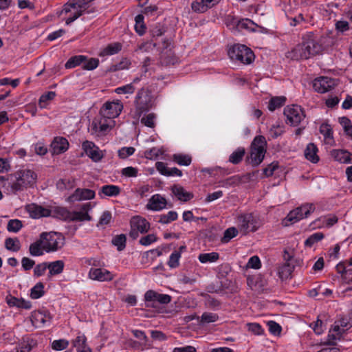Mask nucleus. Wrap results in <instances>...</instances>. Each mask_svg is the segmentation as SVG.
I'll use <instances>...</instances> for the list:
<instances>
[{"label":"nucleus","instance_id":"obj_23","mask_svg":"<svg viewBox=\"0 0 352 352\" xmlns=\"http://www.w3.org/2000/svg\"><path fill=\"white\" fill-rule=\"evenodd\" d=\"M115 124L114 120L101 116L100 120L94 124V128L99 135H104L111 130Z\"/></svg>","mask_w":352,"mask_h":352},{"label":"nucleus","instance_id":"obj_11","mask_svg":"<svg viewBox=\"0 0 352 352\" xmlns=\"http://www.w3.org/2000/svg\"><path fill=\"white\" fill-rule=\"evenodd\" d=\"M123 109V104L120 100L107 101L102 107L100 114L102 117L114 120Z\"/></svg>","mask_w":352,"mask_h":352},{"label":"nucleus","instance_id":"obj_34","mask_svg":"<svg viewBox=\"0 0 352 352\" xmlns=\"http://www.w3.org/2000/svg\"><path fill=\"white\" fill-rule=\"evenodd\" d=\"M122 50V45L120 43H113L108 45L99 54L100 56H112L118 54Z\"/></svg>","mask_w":352,"mask_h":352},{"label":"nucleus","instance_id":"obj_5","mask_svg":"<svg viewBox=\"0 0 352 352\" xmlns=\"http://www.w3.org/2000/svg\"><path fill=\"white\" fill-rule=\"evenodd\" d=\"M228 56L232 60L246 65L254 60V54L251 49L244 45H234L229 50Z\"/></svg>","mask_w":352,"mask_h":352},{"label":"nucleus","instance_id":"obj_21","mask_svg":"<svg viewBox=\"0 0 352 352\" xmlns=\"http://www.w3.org/2000/svg\"><path fill=\"white\" fill-rule=\"evenodd\" d=\"M252 23V21L248 19L238 20L231 16H228L226 19V25L230 30L233 32L239 30L240 29H248L250 25Z\"/></svg>","mask_w":352,"mask_h":352},{"label":"nucleus","instance_id":"obj_46","mask_svg":"<svg viewBox=\"0 0 352 352\" xmlns=\"http://www.w3.org/2000/svg\"><path fill=\"white\" fill-rule=\"evenodd\" d=\"M135 151V148L133 146H123L118 151L119 158L125 160L133 155Z\"/></svg>","mask_w":352,"mask_h":352},{"label":"nucleus","instance_id":"obj_36","mask_svg":"<svg viewBox=\"0 0 352 352\" xmlns=\"http://www.w3.org/2000/svg\"><path fill=\"white\" fill-rule=\"evenodd\" d=\"M30 254L33 256H38L43 254L45 251L41 239L32 243L30 246Z\"/></svg>","mask_w":352,"mask_h":352},{"label":"nucleus","instance_id":"obj_39","mask_svg":"<svg viewBox=\"0 0 352 352\" xmlns=\"http://www.w3.org/2000/svg\"><path fill=\"white\" fill-rule=\"evenodd\" d=\"M86 60V56L83 55L74 56L70 58L65 63V67L67 69L74 68L81 64H83Z\"/></svg>","mask_w":352,"mask_h":352},{"label":"nucleus","instance_id":"obj_63","mask_svg":"<svg viewBox=\"0 0 352 352\" xmlns=\"http://www.w3.org/2000/svg\"><path fill=\"white\" fill-rule=\"evenodd\" d=\"M261 263L258 256H253L249 258L247 267L252 269L258 270L261 267Z\"/></svg>","mask_w":352,"mask_h":352},{"label":"nucleus","instance_id":"obj_54","mask_svg":"<svg viewBox=\"0 0 352 352\" xmlns=\"http://www.w3.org/2000/svg\"><path fill=\"white\" fill-rule=\"evenodd\" d=\"M156 116L153 113H150L141 119V122L146 126L153 128L155 124Z\"/></svg>","mask_w":352,"mask_h":352},{"label":"nucleus","instance_id":"obj_30","mask_svg":"<svg viewBox=\"0 0 352 352\" xmlns=\"http://www.w3.org/2000/svg\"><path fill=\"white\" fill-rule=\"evenodd\" d=\"M120 193V188L116 185L108 184L101 187L98 192L101 198L104 197H116Z\"/></svg>","mask_w":352,"mask_h":352},{"label":"nucleus","instance_id":"obj_51","mask_svg":"<svg viewBox=\"0 0 352 352\" xmlns=\"http://www.w3.org/2000/svg\"><path fill=\"white\" fill-rule=\"evenodd\" d=\"M138 168L133 166H127L121 170L122 176L126 178L136 177L138 175Z\"/></svg>","mask_w":352,"mask_h":352},{"label":"nucleus","instance_id":"obj_7","mask_svg":"<svg viewBox=\"0 0 352 352\" xmlns=\"http://www.w3.org/2000/svg\"><path fill=\"white\" fill-rule=\"evenodd\" d=\"M266 140L263 136H256L251 146L250 161L254 166L260 164L266 152Z\"/></svg>","mask_w":352,"mask_h":352},{"label":"nucleus","instance_id":"obj_48","mask_svg":"<svg viewBox=\"0 0 352 352\" xmlns=\"http://www.w3.org/2000/svg\"><path fill=\"white\" fill-rule=\"evenodd\" d=\"M178 214L175 211H169L167 214L160 215L159 222L162 224H168L177 219Z\"/></svg>","mask_w":352,"mask_h":352},{"label":"nucleus","instance_id":"obj_13","mask_svg":"<svg viewBox=\"0 0 352 352\" xmlns=\"http://www.w3.org/2000/svg\"><path fill=\"white\" fill-rule=\"evenodd\" d=\"M131 232L130 235L135 238L140 233H146L150 228L149 222L144 218L140 216H135L131 218Z\"/></svg>","mask_w":352,"mask_h":352},{"label":"nucleus","instance_id":"obj_8","mask_svg":"<svg viewBox=\"0 0 352 352\" xmlns=\"http://www.w3.org/2000/svg\"><path fill=\"white\" fill-rule=\"evenodd\" d=\"M137 118H140L144 112L148 111L153 106V96L146 89L138 91L135 100Z\"/></svg>","mask_w":352,"mask_h":352},{"label":"nucleus","instance_id":"obj_52","mask_svg":"<svg viewBox=\"0 0 352 352\" xmlns=\"http://www.w3.org/2000/svg\"><path fill=\"white\" fill-rule=\"evenodd\" d=\"M113 244L117 247L118 250L121 251L126 246V236L124 234L117 235L112 239Z\"/></svg>","mask_w":352,"mask_h":352},{"label":"nucleus","instance_id":"obj_58","mask_svg":"<svg viewBox=\"0 0 352 352\" xmlns=\"http://www.w3.org/2000/svg\"><path fill=\"white\" fill-rule=\"evenodd\" d=\"M21 227V221L18 219L10 220L7 226L8 230L11 232H19Z\"/></svg>","mask_w":352,"mask_h":352},{"label":"nucleus","instance_id":"obj_27","mask_svg":"<svg viewBox=\"0 0 352 352\" xmlns=\"http://www.w3.org/2000/svg\"><path fill=\"white\" fill-rule=\"evenodd\" d=\"M73 346L77 352H93L92 349L87 344L86 336L79 333L76 338L72 340Z\"/></svg>","mask_w":352,"mask_h":352},{"label":"nucleus","instance_id":"obj_28","mask_svg":"<svg viewBox=\"0 0 352 352\" xmlns=\"http://www.w3.org/2000/svg\"><path fill=\"white\" fill-rule=\"evenodd\" d=\"M173 195L181 201H188L193 197L192 193L186 191L182 186L175 185L172 187Z\"/></svg>","mask_w":352,"mask_h":352},{"label":"nucleus","instance_id":"obj_47","mask_svg":"<svg viewBox=\"0 0 352 352\" xmlns=\"http://www.w3.org/2000/svg\"><path fill=\"white\" fill-rule=\"evenodd\" d=\"M285 98L284 97H274L272 98L268 104V109L271 111H274L276 109L280 107L284 104Z\"/></svg>","mask_w":352,"mask_h":352},{"label":"nucleus","instance_id":"obj_16","mask_svg":"<svg viewBox=\"0 0 352 352\" xmlns=\"http://www.w3.org/2000/svg\"><path fill=\"white\" fill-rule=\"evenodd\" d=\"M94 206L91 203H86L80 206L79 210L73 211L69 214L71 220L76 221H89L91 217L89 212L92 210Z\"/></svg>","mask_w":352,"mask_h":352},{"label":"nucleus","instance_id":"obj_61","mask_svg":"<svg viewBox=\"0 0 352 352\" xmlns=\"http://www.w3.org/2000/svg\"><path fill=\"white\" fill-rule=\"evenodd\" d=\"M99 64V60L97 58H91L89 60H85L83 63V68L87 70H93L96 69Z\"/></svg>","mask_w":352,"mask_h":352},{"label":"nucleus","instance_id":"obj_32","mask_svg":"<svg viewBox=\"0 0 352 352\" xmlns=\"http://www.w3.org/2000/svg\"><path fill=\"white\" fill-rule=\"evenodd\" d=\"M186 247L185 245H182L177 250H175L171 253L168 261V265L170 268H176L179 265V260L182 256V253L186 251Z\"/></svg>","mask_w":352,"mask_h":352},{"label":"nucleus","instance_id":"obj_56","mask_svg":"<svg viewBox=\"0 0 352 352\" xmlns=\"http://www.w3.org/2000/svg\"><path fill=\"white\" fill-rule=\"evenodd\" d=\"M69 344V341L65 339L56 340L52 343V347L55 351H62L67 348Z\"/></svg>","mask_w":352,"mask_h":352},{"label":"nucleus","instance_id":"obj_3","mask_svg":"<svg viewBox=\"0 0 352 352\" xmlns=\"http://www.w3.org/2000/svg\"><path fill=\"white\" fill-rule=\"evenodd\" d=\"M91 0H69L60 12L67 25H69L81 16L88 8Z\"/></svg>","mask_w":352,"mask_h":352},{"label":"nucleus","instance_id":"obj_53","mask_svg":"<svg viewBox=\"0 0 352 352\" xmlns=\"http://www.w3.org/2000/svg\"><path fill=\"white\" fill-rule=\"evenodd\" d=\"M324 238L322 232H316L309 236L305 241V244L307 246H312L316 243L321 241Z\"/></svg>","mask_w":352,"mask_h":352},{"label":"nucleus","instance_id":"obj_41","mask_svg":"<svg viewBox=\"0 0 352 352\" xmlns=\"http://www.w3.org/2000/svg\"><path fill=\"white\" fill-rule=\"evenodd\" d=\"M135 30L140 35L142 36L146 31V25L144 22V16L142 14H138L135 17Z\"/></svg>","mask_w":352,"mask_h":352},{"label":"nucleus","instance_id":"obj_25","mask_svg":"<svg viewBox=\"0 0 352 352\" xmlns=\"http://www.w3.org/2000/svg\"><path fill=\"white\" fill-rule=\"evenodd\" d=\"M53 154L58 155L65 152L69 148L67 140L63 137H56L51 143Z\"/></svg>","mask_w":352,"mask_h":352},{"label":"nucleus","instance_id":"obj_37","mask_svg":"<svg viewBox=\"0 0 352 352\" xmlns=\"http://www.w3.org/2000/svg\"><path fill=\"white\" fill-rule=\"evenodd\" d=\"M344 331V328L341 327L339 324L335 322L333 327L329 330V337L333 341L340 340Z\"/></svg>","mask_w":352,"mask_h":352},{"label":"nucleus","instance_id":"obj_35","mask_svg":"<svg viewBox=\"0 0 352 352\" xmlns=\"http://www.w3.org/2000/svg\"><path fill=\"white\" fill-rule=\"evenodd\" d=\"M219 258V254L217 252H210V253H202L198 256V259L200 263H215Z\"/></svg>","mask_w":352,"mask_h":352},{"label":"nucleus","instance_id":"obj_15","mask_svg":"<svg viewBox=\"0 0 352 352\" xmlns=\"http://www.w3.org/2000/svg\"><path fill=\"white\" fill-rule=\"evenodd\" d=\"M336 80L327 76H320L313 82L314 90L318 93H326L330 91L336 85Z\"/></svg>","mask_w":352,"mask_h":352},{"label":"nucleus","instance_id":"obj_59","mask_svg":"<svg viewBox=\"0 0 352 352\" xmlns=\"http://www.w3.org/2000/svg\"><path fill=\"white\" fill-rule=\"evenodd\" d=\"M218 320V316L216 314L210 312H205L201 317V322L202 323H211L214 322Z\"/></svg>","mask_w":352,"mask_h":352},{"label":"nucleus","instance_id":"obj_6","mask_svg":"<svg viewBox=\"0 0 352 352\" xmlns=\"http://www.w3.org/2000/svg\"><path fill=\"white\" fill-rule=\"evenodd\" d=\"M315 210V206L312 204H307L292 210L287 216L283 220V224L285 226H289L296 222L307 218Z\"/></svg>","mask_w":352,"mask_h":352},{"label":"nucleus","instance_id":"obj_18","mask_svg":"<svg viewBox=\"0 0 352 352\" xmlns=\"http://www.w3.org/2000/svg\"><path fill=\"white\" fill-rule=\"evenodd\" d=\"M95 196L96 193L93 190L78 188L67 198V201L70 203H74L76 201L91 200L93 199Z\"/></svg>","mask_w":352,"mask_h":352},{"label":"nucleus","instance_id":"obj_19","mask_svg":"<svg viewBox=\"0 0 352 352\" xmlns=\"http://www.w3.org/2000/svg\"><path fill=\"white\" fill-rule=\"evenodd\" d=\"M167 208V201L160 194L153 195L148 201L146 208L151 211H160Z\"/></svg>","mask_w":352,"mask_h":352},{"label":"nucleus","instance_id":"obj_49","mask_svg":"<svg viewBox=\"0 0 352 352\" xmlns=\"http://www.w3.org/2000/svg\"><path fill=\"white\" fill-rule=\"evenodd\" d=\"M239 233L235 227H231L225 230L221 241L224 243H228L232 239L235 237Z\"/></svg>","mask_w":352,"mask_h":352},{"label":"nucleus","instance_id":"obj_50","mask_svg":"<svg viewBox=\"0 0 352 352\" xmlns=\"http://www.w3.org/2000/svg\"><path fill=\"white\" fill-rule=\"evenodd\" d=\"M135 90V86L133 83H129L124 86L116 88L115 92L117 94H132Z\"/></svg>","mask_w":352,"mask_h":352},{"label":"nucleus","instance_id":"obj_43","mask_svg":"<svg viewBox=\"0 0 352 352\" xmlns=\"http://www.w3.org/2000/svg\"><path fill=\"white\" fill-rule=\"evenodd\" d=\"M5 246L7 250L17 252L21 248V243L17 238H8L5 241Z\"/></svg>","mask_w":352,"mask_h":352},{"label":"nucleus","instance_id":"obj_9","mask_svg":"<svg viewBox=\"0 0 352 352\" xmlns=\"http://www.w3.org/2000/svg\"><path fill=\"white\" fill-rule=\"evenodd\" d=\"M236 223L241 232L247 233L256 231L261 225L259 219L252 213L241 214L236 218Z\"/></svg>","mask_w":352,"mask_h":352},{"label":"nucleus","instance_id":"obj_42","mask_svg":"<svg viewBox=\"0 0 352 352\" xmlns=\"http://www.w3.org/2000/svg\"><path fill=\"white\" fill-rule=\"evenodd\" d=\"M245 155V149L242 147L236 148L229 157V162L234 164H239L243 159Z\"/></svg>","mask_w":352,"mask_h":352},{"label":"nucleus","instance_id":"obj_33","mask_svg":"<svg viewBox=\"0 0 352 352\" xmlns=\"http://www.w3.org/2000/svg\"><path fill=\"white\" fill-rule=\"evenodd\" d=\"M320 132L324 137L325 144L333 145L334 143L333 131L331 126L328 124L323 123L320 126Z\"/></svg>","mask_w":352,"mask_h":352},{"label":"nucleus","instance_id":"obj_26","mask_svg":"<svg viewBox=\"0 0 352 352\" xmlns=\"http://www.w3.org/2000/svg\"><path fill=\"white\" fill-rule=\"evenodd\" d=\"M331 157L335 160L342 164L351 163L350 153L343 149H333L330 152Z\"/></svg>","mask_w":352,"mask_h":352},{"label":"nucleus","instance_id":"obj_4","mask_svg":"<svg viewBox=\"0 0 352 352\" xmlns=\"http://www.w3.org/2000/svg\"><path fill=\"white\" fill-rule=\"evenodd\" d=\"M41 242L46 252H55L64 245V236L55 232H43L40 235Z\"/></svg>","mask_w":352,"mask_h":352},{"label":"nucleus","instance_id":"obj_22","mask_svg":"<svg viewBox=\"0 0 352 352\" xmlns=\"http://www.w3.org/2000/svg\"><path fill=\"white\" fill-rule=\"evenodd\" d=\"M221 0H195L191 3V8L195 12L204 13L217 5Z\"/></svg>","mask_w":352,"mask_h":352},{"label":"nucleus","instance_id":"obj_62","mask_svg":"<svg viewBox=\"0 0 352 352\" xmlns=\"http://www.w3.org/2000/svg\"><path fill=\"white\" fill-rule=\"evenodd\" d=\"M267 324L269 329V331L272 334L277 336L280 333L281 327L277 322L271 320L269 321Z\"/></svg>","mask_w":352,"mask_h":352},{"label":"nucleus","instance_id":"obj_12","mask_svg":"<svg viewBox=\"0 0 352 352\" xmlns=\"http://www.w3.org/2000/svg\"><path fill=\"white\" fill-rule=\"evenodd\" d=\"M88 277L95 281L110 282L114 279L116 274L106 268L91 267L88 272Z\"/></svg>","mask_w":352,"mask_h":352},{"label":"nucleus","instance_id":"obj_17","mask_svg":"<svg viewBox=\"0 0 352 352\" xmlns=\"http://www.w3.org/2000/svg\"><path fill=\"white\" fill-rule=\"evenodd\" d=\"M82 148L86 155L94 162H100L104 157L102 151L92 142L85 141L82 144Z\"/></svg>","mask_w":352,"mask_h":352},{"label":"nucleus","instance_id":"obj_38","mask_svg":"<svg viewBox=\"0 0 352 352\" xmlns=\"http://www.w3.org/2000/svg\"><path fill=\"white\" fill-rule=\"evenodd\" d=\"M321 316H318L317 320L310 323L309 327L314 330L316 334L321 335L326 329V324L320 318Z\"/></svg>","mask_w":352,"mask_h":352},{"label":"nucleus","instance_id":"obj_31","mask_svg":"<svg viewBox=\"0 0 352 352\" xmlns=\"http://www.w3.org/2000/svg\"><path fill=\"white\" fill-rule=\"evenodd\" d=\"M47 264L50 277L60 274L63 272L65 263L61 260L47 262Z\"/></svg>","mask_w":352,"mask_h":352},{"label":"nucleus","instance_id":"obj_64","mask_svg":"<svg viewBox=\"0 0 352 352\" xmlns=\"http://www.w3.org/2000/svg\"><path fill=\"white\" fill-rule=\"evenodd\" d=\"M47 269V262L41 263L35 266L34 268V276L39 277L44 274L45 272Z\"/></svg>","mask_w":352,"mask_h":352},{"label":"nucleus","instance_id":"obj_1","mask_svg":"<svg viewBox=\"0 0 352 352\" xmlns=\"http://www.w3.org/2000/svg\"><path fill=\"white\" fill-rule=\"evenodd\" d=\"M2 187L7 195H16L29 188H34L36 184L37 173L30 168H22L12 174H10L6 179L1 177Z\"/></svg>","mask_w":352,"mask_h":352},{"label":"nucleus","instance_id":"obj_20","mask_svg":"<svg viewBox=\"0 0 352 352\" xmlns=\"http://www.w3.org/2000/svg\"><path fill=\"white\" fill-rule=\"evenodd\" d=\"M338 221V218L334 214H329L324 217H320L311 223L310 227L311 229H320L324 228H330L333 226Z\"/></svg>","mask_w":352,"mask_h":352},{"label":"nucleus","instance_id":"obj_45","mask_svg":"<svg viewBox=\"0 0 352 352\" xmlns=\"http://www.w3.org/2000/svg\"><path fill=\"white\" fill-rule=\"evenodd\" d=\"M339 122L346 135L352 139V125L351 120L346 117H342L339 118Z\"/></svg>","mask_w":352,"mask_h":352},{"label":"nucleus","instance_id":"obj_10","mask_svg":"<svg viewBox=\"0 0 352 352\" xmlns=\"http://www.w3.org/2000/svg\"><path fill=\"white\" fill-rule=\"evenodd\" d=\"M284 115L287 123L292 126L298 125L305 118V112L300 106L297 104L287 105L284 109Z\"/></svg>","mask_w":352,"mask_h":352},{"label":"nucleus","instance_id":"obj_2","mask_svg":"<svg viewBox=\"0 0 352 352\" xmlns=\"http://www.w3.org/2000/svg\"><path fill=\"white\" fill-rule=\"evenodd\" d=\"M322 45L311 32L303 36L302 43L297 45L286 54L292 60L308 59L319 54L322 51Z\"/></svg>","mask_w":352,"mask_h":352},{"label":"nucleus","instance_id":"obj_40","mask_svg":"<svg viewBox=\"0 0 352 352\" xmlns=\"http://www.w3.org/2000/svg\"><path fill=\"white\" fill-rule=\"evenodd\" d=\"M173 160L180 166H188L190 164L192 159L189 155L186 154H174Z\"/></svg>","mask_w":352,"mask_h":352},{"label":"nucleus","instance_id":"obj_44","mask_svg":"<svg viewBox=\"0 0 352 352\" xmlns=\"http://www.w3.org/2000/svg\"><path fill=\"white\" fill-rule=\"evenodd\" d=\"M44 294V285L42 283H36L32 289L30 296L32 299H38Z\"/></svg>","mask_w":352,"mask_h":352},{"label":"nucleus","instance_id":"obj_55","mask_svg":"<svg viewBox=\"0 0 352 352\" xmlns=\"http://www.w3.org/2000/svg\"><path fill=\"white\" fill-rule=\"evenodd\" d=\"M56 94L54 91H48L44 94H43L38 100V104L41 109L45 108L46 103L47 101L54 99Z\"/></svg>","mask_w":352,"mask_h":352},{"label":"nucleus","instance_id":"obj_14","mask_svg":"<svg viewBox=\"0 0 352 352\" xmlns=\"http://www.w3.org/2000/svg\"><path fill=\"white\" fill-rule=\"evenodd\" d=\"M51 315L47 310H36L32 313L31 321L36 328L49 325L51 322Z\"/></svg>","mask_w":352,"mask_h":352},{"label":"nucleus","instance_id":"obj_24","mask_svg":"<svg viewBox=\"0 0 352 352\" xmlns=\"http://www.w3.org/2000/svg\"><path fill=\"white\" fill-rule=\"evenodd\" d=\"M27 210L30 217L34 219L49 217L51 214V210L50 209L35 204L28 205L27 206Z\"/></svg>","mask_w":352,"mask_h":352},{"label":"nucleus","instance_id":"obj_60","mask_svg":"<svg viewBox=\"0 0 352 352\" xmlns=\"http://www.w3.org/2000/svg\"><path fill=\"white\" fill-rule=\"evenodd\" d=\"M161 154V150L157 147H153L149 150L146 151L144 153L146 158L149 160H155Z\"/></svg>","mask_w":352,"mask_h":352},{"label":"nucleus","instance_id":"obj_57","mask_svg":"<svg viewBox=\"0 0 352 352\" xmlns=\"http://www.w3.org/2000/svg\"><path fill=\"white\" fill-rule=\"evenodd\" d=\"M292 273V269L289 265H283L278 269V275L282 280L287 279Z\"/></svg>","mask_w":352,"mask_h":352},{"label":"nucleus","instance_id":"obj_29","mask_svg":"<svg viewBox=\"0 0 352 352\" xmlns=\"http://www.w3.org/2000/svg\"><path fill=\"white\" fill-rule=\"evenodd\" d=\"M318 152V149L316 145L314 143H309L305 149V157L309 162L316 164L320 160Z\"/></svg>","mask_w":352,"mask_h":352}]
</instances>
